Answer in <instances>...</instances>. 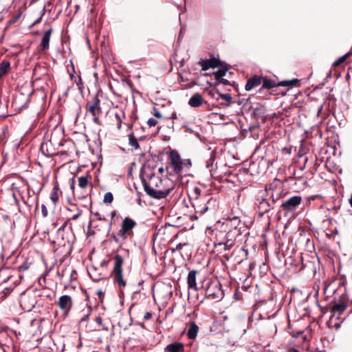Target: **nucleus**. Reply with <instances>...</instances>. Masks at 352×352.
Wrapping results in <instances>:
<instances>
[{
    "instance_id": "10",
    "label": "nucleus",
    "mask_w": 352,
    "mask_h": 352,
    "mask_svg": "<svg viewBox=\"0 0 352 352\" xmlns=\"http://www.w3.org/2000/svg\"><path fill=\"white\" fill-rule=\"evenodd\" d=\"M67 223H65L63 226L60 228L57 231L58 239L60 238L61 241H60L59 244L62 246H68L71 248L72 244L75 240V236L72 231V228H70V230H65Z\"/></svg>"
},
{
    "instance_id": "35",
    "label": "nucleus",
    "mask_w": 352,
    "mask_h": 352,
    "mask_svg": "<svg viewBox=\"0 0 352 352\" xmlns=\"http://www.w3.org/2000/svg\"><path fill=\"white\" fill-rule=\"evenodd\" d=\"M217 93L219 95V97L226 101L228 102L227 106H229L230 104L233 103L232 102V98L230 94H221L218 91Z\"/></svg>"
},
{
    "instance_id": "28",
    "label": "nucleus",
    "mask_w": 352,
    "mask_h": 352,
    "mask_svg": "<svg viewBox=\"0 0 352 352\" xmlns=\"http://www.w3.org/2000/svg\"><path fill=\"white\" fill-rule=\"evenodd\" d=\"M60 194L61 192L59 189L58 184L54 185L50 194V199L52 200L54 205H56L58 203L59 199V195Z\"/></svg>"
},
{
    "instance_id": "24",
    "label": "nucleus",
    "mask_w": 352,
    "mask_h": 352,
    "mask_svg": "<svg viewBox=\"0 0 352 352\" xmlns=\"http://www.w3.org/2000/svg\"><path fill=\"white\" fill-rule=\"evenodd\" d=\"M184 344L182 342H175L168 344L164 348V352H184Z\"/></svg>"
},
{
    "instance_id": "6",
    "label": "nucleus",
    "mask_w": 352,
    "mask_h": 352,
    "mask_svg": "<svg viewBox=\"0 0 352 352\" xmlns=\"http://www.w3.org/2000/svg\"><path fill=\"white\" fill-rule=\"evenodd\" d=\"M85 109L86 112L92 117V120L96 124L99 126L102 124L99 118L102 113V108L98 94L94 96L90 100L87 102Z\"/></svg>"
},
{
    "instance_id": "32",
    "label": "nucleus",
    "mask_w": 352,
    "mask_h": 352,
    "mask_svg": "<svg viewBox=\"0 0 352 352\" xmlns=\"http://www.w3.org/2000/svg\"><path fill=\"white\" fill-rule=\"evenodd\" d=\"M234 245V241L232 240H225L223 241H220L218 243V246L223 247L225 250H230Z\"/></svg>"
},
{
    "instance_id": "7",
    "label": "nucleus",
    "mask_w": 352,
    "mask_h": 352,
    "mask_svg": "<svg viewBox=\"0 0 352 352\" xmlns=\"http://www.w3.org/2000/svg\"><path fill=\"white\" fill-rule=\"evenodd\" d=\"M262 87L259 89V92L263 89H270L276 87H299L300 85V80L297 78H294L289 80H283L276 83L274 80L263 77L262 81Z\"/></svg>"
},
{
    "instance_id": "26",
    "label": "nucleus",
    "mask_w": 352,
    "mask_h": 352,
    "mask_svg": "<svg viewBox=\"0 0 352 352\" xmlns=\"http://www.w3.org/2000/svg\"><path fill=\"white\" fill-rule=\"evenodd\" d=\"M199 331V327L195 322H190L188 323L187 336L189 339H195Z\"/></svg>"
},
{
    "instance_id": "58",
    "label": "nucleus",
    "mask_w": 352,
    "mask_h": 352,
    "mask_svg": "<svg viewBox=\"0 0 352 352\" xmlns=\"http://www.w3.org/2000/svg\"><path fill=\"white\" fill-rule=\"evenodd\" d=\"M21 13L19 12L17 14L14 18L10 21L11 23H14L17 21V20L21 17Z\"/></svg>"
},
{
    "instance_id": "9",
    "label": "nucleus",
    "mask_w": 352,
    "mask_h": 352,
    "mask_svg": "<svg viewBox=\"0 0 352 352\" xmlns=\"http://www.w3.org/2000/svg\"><path fill=\"white\" fill-rule=\"evenodd\" d=\"M168 162L173 172L176 175H180L183 170L182 159L176 150H170L168 153Z\"/></svg>"
},
{
    "instance_id": "13",
    "label": "nucleus",
    "mask_w": 352,
    "mask_h": 352,
    "mask_svg": "<svg viewBox=\"0 0 352 352\" xmlns=\"http://www.w3.org/2000/svg\"><path fill=\"white\" fill-rule=\"evenodd\" d=\"M334 301H336V298H334ZM347 296L344 293L342 294L339 301L338 302H335V304L331 308V312L332 314L330 318L331 320L336 316V314L338 315L336 318L339 319L340 315H341L347 307Z\"/></svg>"
},
{
    "instance_id": "5",
    "label": "nucleus",
    "mask_w": 352,
    "mask_h": 352,
    "mask_svg": "<svg viewBox=\"0 0 352 352\" xmlns=\"http://www.w3.org/2000/svg\"><path fill=\"white\" fill-rule=\"evenodd\" d=\"M39 297V292L36 289H29L23 292L20 297V305L25 311H30L36 309V302Z\"/></svg>"
},
{
    "instance_id": "27",
    "label": "nucleus",
    "mask_w": 352,
    "mask_h": 352,
    "mask_svg": "<svg viewBox=\"0 0 352 352\" xmlns=\"http://www.w3.org/2000/svg\"><path fill=\"white\" fill-rule=\"evenodd\" d=\"M224 236L225 240H232V241H236V238L241 234V232L239 230H227Z\"/></svg>"
},
{
    "instance_id": "50",
    "label": "nucleus",
    "mask_w": 352,
    "mask_h": 352,
    "mask_svg": "<svg viewBox=\"0 0 352 352\" xmlns=\"http://www.w3.org/2000/svg\"><path fill=\"white\" fill-rule=\"evenodd\" d=\"M89 275L91 276V278L96 282H98L100 280L102 279L103 277L100 276V274L99 275V276H96V274H94V273L91 274V273H89Z\"/></svg>"
},
{
    "instance_id": "36",
    "label": "nucleus",
    "mask_w": 352,
    "mask_h": 352,
    "mask_svg": "<svg viewBox=\"0 0 352 352\" xmlns=\"http://www.w3.org/2000/svg\"><path fill=\"white\" fill-rule=\"evenodd\" d=\"M95 322L99 327H101L102 329L109 331V326L103 323V320L101 316H97L95 319Z\"/></svg>"
},
{
    "instance_id": "42",
    "label": "nucleus",
    "mask_w": 352,
    "mask_h": 352,
    "mask_svg": "<svg viewBox=\"0 0 352 352\" xmlns=\"http://www.w3.org/2000/svg\"><path fill=\"white\" fill-rule=\"evenodd\" d=\"M116 210H112L110 213V215H111V219H113V217L116 216ZM112 225H113V222H112V220H111L109 223H108V225L106 228V230L107 232V233H109L111 230V228H112Z\"/></svg>"
},
{
    "instance_id": "17",
    "label": "nucleus",
    "mask_w": 352,
    "mask_h": 352,
    "mask_svg": "<svg viewBox=\"0 0 352 352\" xmlns=\"http://www.w3.org/2000/svg\"><path fill=\"white\" fill-rule=\"evenodd\" d=\"M57 306L64 316H67L73 307V300L69 295H63L59 298Z\"/></svg>"
},
{
    "instance_id": "57",
    "label": "nucleus",
    "mask_w": 352,
    "mask_h": 352,
    "mask_svg": "<svg viewBox=\"0 0 352 352\" xmlns=\"http://www.w3.org/2000/svg\"><path fill=\"white\" fill-rule=\"evenodd\" d=\"M308 160H309V157L307 156H305V162H304V164L302 166L300 167V170H304L307 166H309V165H307V163H308Z\"/></svg>"
},
{
    "instance_id": "31",
    "label": "nucleus",
    "mask_w": 352,
    "mask_h": 352,
    "mask_svg": "<svg viewBox=\"0 0 352 352\" xmlns=\"http://www.w3.org/2000/svg\"><path fill=\"white\" fill-rule=\"evenodd\" d=\"M90 212L91 214L94 215L96 217V220H91L90 221V224L97 223L98 221H107V219L104 217V215H102L99 211H95L92 208H91Z\"/></svg>"
},
{
    "instance_id": "20",
    "label": "nucleus",
    "mask_w": 352,
    "mask_h": 352,
    "mask_svg": "<svg viewBox=\"0 0 352 352\" xmlns=\"http://www.w3.org/2000/svg\"><path fill=\"white\" fill-rule=\"evenodd\" d=\"M53 32V28H50L47 30L45 31L41 38V42L39 45V51L45 52L50 48V41L51 35Z\"/></svg>"
},
{
    "instance_id": "19",
    "label": "nucleus",
    "mask_w": 352,
    "mask_h": 352,
    "mask_svg": "<svg viewBox=\"0 0 352 352\" xmlns=\"http://www.w3.org/2000/svg\"><path fill=\"white\" fill-rule=\"evenodd\" d=\"M263 80V77L261 76L254 75L248 79L246 85L245 86V89L247 91H250L258 86H260Z\"/></svg>"
},
{
    "instance_id": "16",
    "label": "nucleus",
    "mask_w": 352,
    "mask_h": 352,
    "mask_svg": "<svg viewBox=\"0 0 352 352\" xmlns=\"http://www.w3.org/2000/svg\"><path fill=\"white\" fill-rule=\"evenodd\" d=\"M342 287L344 288V292H345L346 289L344 285L340 282L337 283L336 280L326 281L324 283V296L325 299L327 300L330 296L334 294L338 289H341Z\"/></svg>"
},
{
    "instance_id": "55",
    "label": "nucleus",
    "mask_w": 352,
    "mask_h": 352,
    "mask_svg": "<svg viewBox=\"0 0 352 352\" xmlns=\"http://www.w3.org/2000/svg\"><path fill=\"white\" fill-rule=\"evenodd\" d=\"M152 318V314L149 311H146L144 315V320H148Z\"/></svg>"
},
{
    "instance_id": "34",
    "label": "nucleus",
    "mask_w": 352,
    "mask_h": 352,
    "mask_svg": "<svg viewBox=\"0 0 352 352\" xmlns=\"http://www.w3.org/2000/svg\"><path fill=\"white\" fill-rule=\"evenodd\" d=\"M89 185V180L87 176H81L78 178V186L82 189H85Z\"/></svg>"
},
{
    "instance_id": "2",
    "label": "nucleus",
    "mask_w": 352,
    "mask_h": 352,
    "mask_svg": "<svg viewBox=\"0 0 352 352\" xmlns=\"http://www.w3.org/2000/svg\"><path fill=\"white\" fill-rule=\"evenodd\" d=\"M188 197L197 213L202 214L208 211L213 212L215 210L216 199L210 194L202 193L201 190L197 186H193L190 189Z\"/></svg>"
},
{
    "instance_id": "15",
    "label": "nucleus",
    "mask_w": 352,
    "mask_h": 352,
    "mask_svg": "<svg viewBox=\"0 0 352 352\" xmlns=\"http://www.w3.org/2000/svg\"><path fill=\"white\" fill-rule=\"evenodd\" d=\"M241 219L238 216H232L230 214L225 219V221L223 223V230L220 232L221 233L222 232H226L229 230H239L241 231V227H239L241 226Z\"/></svg>"
},
{
    "instance_id": "38",
    "label": "nucleus",
    "mask_w": 352,
    "mask_h": 352,
    "mask_svg": "<svg viewBox=\"0 0 352 352\" xmlns=\"http://www.w3.org/2000/svg\"><path fill=\"white\" fill-rule=\"evenodd\" d=\"M113 200V194L110 192H108L104 194L103 201L106 204H111Z\"/></svg>"
},
{
    "instance_id": "61",
    "label": "nucleus",
    "mask_w": 352,
    "mask_h": 352,
    "mask_svg": "<svg viewBox=\"0 0 352 352\" xmlns=\"http://www.w3.org/2000/svg\"><path fill=\"white\" fill-rule=\"evenodd\" d=\"M96 223H94V228L95 229H96V230H97L98 231H99V232H100V231H101V230H102V229H101V228H100V225H98V224H96Z\"/></svg>"
},
{
    "instance_id": "4",
    "label": "nucleus",
    "mask_w": 352,
    "mask_h": 352,
    "mask_svg": "<svg viewBox=\"0 0 352 352\" xmlns=\"http://www.w3.org/2000/svg\"><path fill=\"white\" fill-rule=\"evenodd\" d=\"M114 265L111 272V277L114 283L117 284L120 289L126 286V281L124 278L122 265L124 259L120 254H116L113 258Z\"/></svg>"
},
{
    "instance_id": "11",
    "label": "nucleus",
    "mask_w": 352,
    "mask_h": 352,
    "mask_svg": "<svg viewBox=\"0 0 352 352\" xmlns=\"http://www.w3.org/2000/svg\"><path fill=\"white\" fill-rule=\"evenodd\" d=\"M263 192L267 197H268L269 200L271 201V204H272L274 206H275L276 203L278 202L280 199L283 200V198L286 195L282 188H273L272 184H270L269 186H266L265 190L263 191Z\"/></svg>"
},
{
    "instance_id": "21",
    "label": "nucleus",
    "mask_w": 352,
    "mask_h": 352,
    "mask_svg": "<svg viewBox=\"0 0 352 352\" xmlns=\"http://www.w3.org/2000/svg\"><path fill=\"white\" fill-rule=\"evenodd\" d=\"M40 151L46 157H52L56 155V152L52 147L51 140L43 142L40 146Z\"/></svg>"
},
{
    "instance_id": "3",
    "label": "nucleus",
    "mask_w": 352,
    "mask_h": 352,
    "mask_svg": "<svg viewBox=\"0 0 352 352\" xmlns=\"http://www.w3.org/2000/svg\"><path fill=\"white\" fill-rule=\"evenodd\" d=\"M23 277V274L15 270H0V293L2 294L3 298H6L19 285Z\"/></svg>"
},
{
    "instance_id": "56",
    "label": "nucleus",
    "mask_w": 352,
    "mask_h": 352,
    "mask_svg": "<svg viewBox=\"0 0 352 352\" xmlns=\"http://www.w3.org/2000/svg\"><path fill=\"white\" fill-rule=\"evenodd\" d=\"M223 84L225 85H230V82L226 80V79H224L223 78H221L219 80L217 81V84Z\"/></svg>"
},
{
    "instance_id": "62",
    "label": "nucleus",
    "mask_w": 352,
    "mask_h": 352,
    "mask_svg": "<svg viewBox=\"0 0 352 352\" xmlns=\"http://www.w3.org/2000/svg\"><path fill=\"white\" fill-rule=\"evenodd\" d=\"M183 245V244L179 243L178 245H176L175 250H180L182 248Z\"/></svg>"
},
{
    "instance_id": "64",
    "label": "nucleus",
    "mask_w": 352,
    "mask_h": 352,
    "mask_svg": "<svg viewBox=\"0 0 352 352\" xmlns=\"http://www.w3.org/2000/svg\"><path fill=\"white\" fill-rule=\"evenodd\" d=\"M288 352H299L298 350H297L295 348H290L289 350H288Z\"/></svg>"
},
{
    "instance_id": "44",
    "label": "nucleus",
    "mask_w": 352,
    "mask_h": 352,
    "mask_svg": "<svg viewBox=\"0 0 352 352\" xmlns=\"http://www.w3.org/2000/svg\"><path fill=\"white\" fill-rule=\"evenodd\" d=\"M77 272L75 270H72L70 272L69 281L72 283L73 281L77 280Z\"/></svg>"
},
{
    "instance_id": "63",
    "label": "nucleus",
    "mask_w": 352,
    "mask_h": 352,
    "mask_svg": "<svg viewBox=\"0 0 352 352\" xmlns=\"http://www.w3.org/2000/svg\"><path fill=\"white\" fill-rule=\"evenodd\" d=\"M112 239H113V241L116 243H118L119 242V239L115 235V234H113L112 235Z\"/></svg>"
},
{
    "instance_id": "25",
    "label": "nucleus",
    "mask_w": 352,
    "mask_h": 352,
    "mask_svg": "<svg viewBox=\"0 0 352 352\" xmlns=\"http://www.w3.org/2000/svg\"><path fill=\"white\" fill-rule=\"evenodd\" d=\"M204 102V98L201 95L197 93L192 96L189 99L188 104L192 107H199Z\"/></svg>"
},
{
    "instance_id": "47",
    "label": "nucleus",
    "mask_w": 352,
    "mask_h": 352,
    "mask_svg": "<svg viewBox=\"0 0 352 352\" xmlns=\"http://www.w3.org/2000/svg\"><path fill=\"white\" fill-rule=\"evenodd\" d=\"M147 124L150 127L155 126L157 125V121L155 119L151 118L148 120Z\"/></svg>"
},
{
    "instance_id": "60",
    "label": "nucleus",
    "mask_w": 352,
    "mask_h": 352,
    "mask_svg": "<svg viewBox=\"0 0 352 352\" xmlns=\"http://www.w3.org/2000/svg\"><path fill=\"white\" fill-rule=\"evenodd\" d=\"M90 313H91V311H89L88 314H87L86 315H85L82 318H81V322H83V321H87L88 320L89 318V316H90Z\"/></svg>"
},
{
    "instance_id": "54",
    "label": "nucleus",
    "mask_w": 352,
    "mask_h": 352,
    "mask_svg": "<svg viewBox=\"0 0 352 352\" xmlns=\"http://www.w3.org/2000/svg\"><path fill=\"white\" fill-rule=\"evenodd\" d=\"M97 295L98 296L100 302H102L103 298L104 296V293L101 289H100V290L97 291Z\"/></svg>"
},
{
    "instance_id": "37",
    "label": "nucleus",
    "mask_w": 352,
    "mask_h": 352,
    "mask_svg": "<svg viewBox=\"0 0 352 352\" xmlns=\"http://www.w3.org/2000/svg\"><path fill=\"white\" fill-rule=\"evenodd\" d=\"M67 270V268L65 266H63L62 267H58L56 274H57V276L58 277V278L60 280L63 278Z\"/></svg>"
},
{
    "instance_id": "23",
    "label": "nucleus",
    "mask_w": 352,
    "mask_h": 352,
    "mask_svg": "<svg viewBox=\"0 0 352 352\" xmlns=\"http://www.w3.org/2000/svg\"><path fill=\"white\" fill-rule=\"evenodd\" d=\"M136 222L130 217H125L121 224V227L131 234V236L133 235V229L136 226Z\"/></svg>"
},
{
    "instance_id": "53",
    "label": "nucleus",
    "mask_w": 352,
    "mask_h": 352,
    "mask_svg": "<svg viewBox=\"0 0 352 352\" xmlns=\"http://www.w3.org/2000/svg\"><path fill=\"white\" fill-rule=\"evenodd\" d=\"M69 184H70V188L73 191V193H74V189H75V178L74 177H72V179H70Z\"/></svg>"
},
{
    "instance_id": "48",
    "label": "nucleus",
    "mask_w": 352,
    "mask_h": 352,
    "mask_svg": "<svg viewBox=\"0 0 352 352\" xmlns=\"http://www.w3.org/2000/svg\"><path fill=\"white\" fill-rule=\"evenodd\" d=\"M183 169L186 168H188L191 166V162L190 160H182Z\"/></svg>"
},
{
    "instance_id": "43",
    "label": "nucleus",
    "mask_w": 352,
    "mask_h": 352,
    "mask_svg": "<svg viewBox=\"0 0 352 352\" xmlns=\"http://www.w3.org/2000/svg\"><path fill=\"white\" fill-rule=\"evenodd\" d=\"M29 268V265L28 263H23L21 265H20L17 270H15L18 273H21L25 270H27Z\"/></svg>"
},
{
    "instance_id": "33",
    "label": "nucleus",
    "mask_w": 352,
    "mask_h": 352,
    "mask_svg": "<svg viewBox=\"0 0 352 352\" xmlns=\"http://www.w3.org/2000/svg\"><path fill=\"white\" fill-rule=\"evenodd\" d=\"M129 145L137 150L140 148V145L138 142L137 138L134 136L133 133L129 135Z\"/></svg>"
},
{
    "instance_id": "30",
    "label": "nucleus",
    "mask_w": 352,
    "mask_h": 352,
    "mask_svg": "<svg viewBox=\"0 0 352 352\" xmlns=\"http://www.w3.org/2000/svg\"><path fill=\"white\" fill-rule=\"evenodd\" d=\"M219 67L220 69L218 71L213 73L214 78L217 81L222 78L226 75V72L228 70V67L226 64L223 65L222 63V66Z\"/></svg>"
},
{
    "instance_id": "1",
    "label": "nucleus",
    "mask_w": 352,
    "mask_h": 352,
    "mask_svg": "<svg viewBox=\"0 0 352 352\" xmlns=\"http://www.w3.org/2000/svg\"><path fill=\"white\" fill-rule=\"evenodd\" d=\"M140 179L146 194L154 199L165 198L175 188L174 184L170 179H162L156 176L154 168L149 165L142 166Z\"/></svg>"
},
{
    "instance_id": "49",
    "label": "nucleus",
    "mask_w": 352,
    "mask_h": 352,
    "mask_svg": "<svg viewBox=\"0 0 352 352\" xmlns=\"http://www.w3.org/2000/svg\"><path fill=\"white\" fill-rule=\"evenodd\" d=\"M322 197L320 195H315L308 197L307 200L309 202H310L311 201H314L317 199H322Z\"/></svg>"
},
{
    "instance_id": "18",
    "label": "nucleus",
    "mask_w": 352,
    "mask_h": 352,
    "mask_svg": "<svg viewBox=\"0 0 352 352\" xmlns=\"http://www.w3.org/2000/svg\"><path fill=\"white\" fill-rule=\"evenodd\" d=\"M222 62L214 55H211L208 59H201L198 64L201 66L203 71H206L210 68H216L222 66Z\"/></svg>"
},
{
    "instance_id": "8",
    "label": "nucleus",
    "mask_w": 352,
    "mask_h": 352,
    "mask_svg": "<svg viewBox=\"0 0 352 352\" xmlns=\"http://www.w3.org/2000/svg\"><path fill=\"white\" fill-rule=\"evenodd\" d=\"M224 296L221 285L218 281H210L206 289V298L220 301Z\"/></svg>"
},
{
    "instance_id": "59",
    "label": "nucleus",
    "mask_w": 352,
    "mask_h": 352,
    "mask_svg": "<svg viewBox=\"0 0 352 352\" xmlns=\"http://www.w3.org/2000/svg\"><path fill=\"white\" fill-rule=\"evenodd\" d=\"M82 214V210H79L78 213H76V214H74L72 218L71 219L72 220H76Z\"/></svg>"
},
{
    "instance_id": "51",
    "label": "nucleus",
    "mask_w": 352,
    "mask_h": 352,
    "mask_svg": "<svg viewBox=\"0 0 352 352\" xmlns=\"http://www.w3.org/2000/svg\"><path fill=\"white\" fill-rule=\"evenodd\" d=\"M153 116L157 118H162V113L155 108H153Z\"/></svg>"
},
{
    "instance_id": "52",
    "label": "nucleus",
    "mask_w": 352,
    "mask_h": 352,
    "mask_svg": "<svg viewBox=\"0 0 352 352\" xmlns=\"http://www.w3.org/2000/svg\"><path fill=\"white\" fill-rule=\"evenodd\" d=\"M41 212H42V214L44 217L47 216V214H48L47 209L45 205H44V204H42V206H41Z\"/></svg>"
},
{
    "instance_id": "12",
    "label": "nucleus",
    "mask_w": 352,
    "mask_h": 352,
    "mask_svg": "<svg viewBox=\"0 0 352 352\" xmlns=\"http://www.w3.org/2000/svg\"><path fill=\"white\" fill-rule=\"evenodd\" d=\"M302 203V197L295 195L288 199L282 200L280 209L285 212V214L292 212L296 210Z\"/></svg>"
},
{
    "instance_id": "45",
    "label": "nucleus",
    "mask_w": 352,
    "mask_h": 352,
    "mask_svg": "<svg viewBox=\"0 0 352 352\" xmlns=\"http://www.w3.org/2000/svg\"><path fill=\"white\" fill-rule=\"evenodd\" d=\"M44 305V300L41 298V294H39V297L38 298L37 302H36V309H39L42 307Z\"/></svg>"
},
{
    "instance_id": "46",
    "label": "nucleus",
    "mask_w": 352,
    "mask_h": 352,
    "mask_svg": "<svg viewBox=\"0 0 352 352\" xmlns=\"http://www.w3.org/2000/svg\"><path fill=\"white\" fill-rule=\"evenodd\" d=\"M115 118H116L117 122H118V129H120L121 128V124H122V118H121V116L118 113H115Z\"/></svg>"
},
{
    "instance_id": "40",
    "label": "nucleus",
    "mask_w": 352,
    "mask_h": 352,
    "mask_svg": "<svg viewBox=\"0 0 352 352\" xmlns=\"http://www.w3.org/2000/svg\"><path fill=\"white\" fill-rule=\"evenodd\" d=\"M75 82H76L79 91L80 92H82L84 86H83V82H82V78L80 76H78L77 78L75 79Z\"/></svg>"
},
{
    "instance_id": "29",
    "label": "nucleus",
    "mask_w": 352,
    "mask_h": 352,
    "mask_svg": "<svg viewBox=\"0 0 352 352\" xmlns=\"http://www.w3.org/2000/svg\"><path fill=\"white\" fill-rule=\"evenodd\" d=\"M10 69V63L8 60H3L0 63V78L7 74Z\"/></svg>"
},
{
    "instance_id": "41",
    "label": "nucleus",
    "mask_w": 352,
    "mask_h": 352,
    "mask_svg": "<svg viewBox=\"0 0 352 352\" xmlns=\"http://www.w3.org/2000/svg\"><path fill=\"white\" fill-rule=\"evenodd\" d=\"M118 235L123 239H126L128 236H131V234L123 229L122 227L118 231Z\"/></svg>"
},
{
    "instance_id": "39",
    "label": "nucleus",
    "mask_w": 352,
    "mask_h": 352,
    "mask_svg": "<svg viewBox=\"0 0 352 352\" xmlns=\"http://www.w3.org/2000/svg\"><path fill=\"white\" fill-rule=\"evenodd\" d=\"M350 54H346L341 57H340L337 60H336L333 63V66L337 67L340 65V64L343 63L347 58L348 56H349Z\"/></svg>"
},
{
    "instance_id": "14",
    "label": "nucleus",
    "mask_w": 352,
    "mask_h": 352,
    "mask_svg": "<svg viewBox=\"0 0 352 352\" xmlns=\"http://www.w3.org/2000/svg\"><path fill=\"white\" fill-rule=\"evenodd\" d=\"M256 204L260 216H263L264 214L274 208V206L271 204L268 197H267L263 192H261V195L256 198Z\"/></svg>"
},
{
    "instance_id": "22",
    "label": "nucleus",
    "mask_w": 352,
    "mask_h": 352,
    "mask_svg": "<svg viewBox=\"0 0 352 352\" xmlns=\"http://www.w3.org/2000/svg\"><path fill=\"white\" fill-rule=\"evenodd\" d=\"M198 274V271L193 270L189 272L187 276V284L188 287L190 289H192L193 291H198V287L197 285V275Z\"/></svg>"
}]
</instances>
